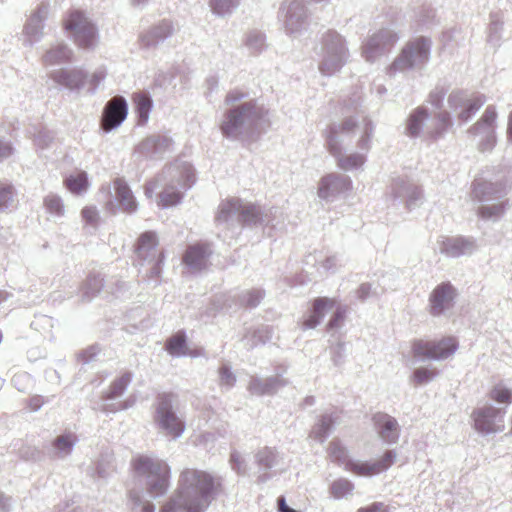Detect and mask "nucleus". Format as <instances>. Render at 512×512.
<instances>
[{"label": "nucleus", "mask_w": 512, "mask_h": 512, "mask_svg": "<svg viewBox=\"0 0 512 512\" xmlns=\"http://www.w3.org/2000/svg\"><path fill=\"white\" fill-rule=\"evenodd\" d=\"M333 137L330 136L329 139H328V145H329V151L334 155V156H338L339 153H340V149L333 144Z\"/></svg>", "instance_id": "c03bdc74"}, {"label": "nucleus", "mask_w": 512, "mask_h": 512, "mask_svg": "<svg viewBox=\"0 0 512 512\" xmlns=\"http://www.w3.org/2000/svg\"><path fill=\"white\" fill-rule=\"evenodd\" d=\"M133 471L148 478V492L153 496L164 494L169 487L170 467L162 460L137 456L132 461Z\"/></svg>", "instance_id": "f03ea898"}, {"label": "nucleus", "mask_w": 512, "mask_h": 512, "mask_svg": "<svg viewBox=\"0 0 512 512\" xmlns=\"http://www.w3.org/2000/svg\"><path fill=\"white\" fill-rule=\"evenodd\" d=\"M329 453L336 460H344L346 458V451L337 442H331L329 445Z\"/></svg>", "instance_id": "4c0bfd02"}, {"label": "nucleus", "mask_w": 512, "mask_h": 512, "mask_svg": "<svg viewBox=\"0 0 512 512\" xmlns=\"http://www.w3.org/2000/svg\"><path fill=\"white\" fill-rule=\"evenodd\" d=\"M497 118V113L494 107H487L480 123L486 124L487 126H492Z\"/></svg>", "instance_id": "ea45409f"}, {"label": "nucleus", "mask_w": 512, "mask_h": 512, "mask_svg": "<svg viewBox=\"0 0 512 512\" xmlns=\"http://www.w3.org/2000/svg\"><path fill=\"white\" fill-rule=\"evenodd\" d=\"M455 295L454 288L449 283L438 285L430 297V310L433 315H439L451 303Z\"/></svg>", "instance_id": "ddd939ff"}, {"label": "nucleus", "mask_w": 512, "mask_h": 512, "mask_svg": "<svg viewBox=\"0 0 512 512\" xmlns=\"http://www.w3.org/2000/svg\"><path fill=\"white\" fill-rule=\"evenodd\" d=\"M337 301L333 298L318 297L312 302V312L303 322V327L311 329L316 327L328 311L336 307Z\"/></svg>", "instance_id": "f8f14e48"}, {"label": "nucleus", "mask_w": 512, "mask_h": 512, "mask_svg": "<svg viewBox=\"0 0 512 512\" xmlns=\"http://www.w3.org/2000/svg\"><path fill=\"white\" fill-rule=\"evenodd\" d=\"M155 422L167 435L177 438L185 428L183 421L172 410L171 395L162 394L157 398Z\"/></svg>", "instance_id": "423d86ee"}, {"label": "nucleus", "mask_w": 512, "mask_h": 512, "mask_svg": "<svg viewBox=\"0 0 512 512\" xmlns=\"http://www.w3.org/2000/svg\"><path fill=\"white\" fill-rule=\"evenodd\" d=\"M492 191V185L488 183H478L473 187L472 194L475 199L483 200L485 196L490 194Z\"/></svg>", "instance_id": "f704fd0d"}, {"label": "nucleus", "mask_w": 512, "mask_h": 512, "mask_svg": "<svg viewBox=\"0 0 512 512\" xmlns=\"http://www.w3.org/2000/svg\"><path fill=\"white\" fill-rule=\"evenodd\" d=\"M151 193H152V190H149V189L147 188V189H146V194L150 196V195H151Z\"/></svg>", "instance_id": "5fc2aeb1"}, {"label": "nucleus", "mask_w": 512, "mask_h": 512, "mask_svg": "<svg viewBox=\"0 0 512 512\" xmlns=\"http://www.w3.org/2000/svg\"><path fill=\"white\" fill-rule=\"evenodd\" d=\"M395 461V453L393 451H386L382 457L374 462H360L348 460L345 463L347 471L357 476L372 477L386 471L393 465Z\"/></svg>", "instance_id": "6e6552de"}, {"label": "nucleus", "mask_w": 512, "mask_h": 512, "mask_svg": "<svg viewBox=\"0 0 512 512\" xmlns=\"http://www.w3.org/2000/svg\"><path fill=\"white\" fill-rule=\"evenodd\" d=\"M222 491L219 477L204 470L186 468L179 475L175 494L160 512H204Z\"/></svg>", "instance_id": "f257e3e1"}, {"label": "nucleus", "mask_w": 512, "mask_h": 512, "mask_svg": "<svg viewBox=\"0 0 512 512\" xmlns=\"http://www.w3.org/2000/svg\"><path fill=\"white\" fill-rule=\"evenodd\" d=\"M71 55L72 52L66 45H58L46 52L43 56V63L45 65H53L66 62L70 60Z\"/></svg>", "instance_id": "f3484780"}, {"label": "nucleus", "mask_w": 512, "mask_h": 512, "mask_svg": "<svg viewBox=\"0 0 512 512\" xmlns=\"http://www.w3.org/2000/svg\"><path fill=\"white\" fill-rule=\"evenodd\" d=\"M487 210H488V208H486V207L481 208L480 213L483 217L499 214L500 212H502L503 207L502 206L496 207V211H487Z\"/></svg>", "instance_id": "37998d69"}, {"label": "nucleus", "mask_w": 512, "mask_h": 512, "mask_svg": "<svg viewBox=\"0 0 512 512\" xmlns=\"http://www.w3.org/2000/svg\"><path fill=\"white\" fill-rule=\"evenodd\" d=\"M436 374H437L436 370L419 368V369L415 370L413 377H414V381L417 384H422V383H425V382L431 380Z\"/></svg>", "instance_id": "7c9ffc66"}, {"label": "nucleus", "mask_w": 512, "mask_h": 512, "mask_svg": "<svg viewBox=\"0 0 512 512\" xmlns=\"http://www.w3.org/2000/svg\"><path fill=\"white\" fill-rule=\"evenodd\" d=\"M484 103V99L481 97H477L471 101L468 105L467 111L461 114V118L463 120H467L470 117V114L476 110H478Z\"/></svg>", "instance_id": "58836bf2"}, {"label": "nucleus", "mask_w": 512, "mask_h": 512, "mask_svg": "<svg viewBox=\"0 0 512 512\" xmlns=\"http://www.w3.org/2000/svg\"><path fill=\"white\" fill-rule=\"evenodd\" d=\"M181 200V194L174 189H166L159 195L158 205L166 208L178 204Z\"/></svg>", "instance_id": "b1692460"}, {"label": "nucleus", "mask_w": 512, "mask_h": 512, "mask_svg": "<svg viewBox=\"0 0 512 512\" xmlns=\"http://www.w3.org/2000/svg\"><path fill=\"white\" fill-rule=\"evenodd\" d=\"M231 215H237L243 223H252L259 219V210L255 205H242L239 200L231 199L220 205L217 219L226 221Z\"/></svg>", "instance_id": "1a4fd4ad"}, {"label": "nucleus", "mask_w": 512, "mask_h": 512, "mask_svg": "<svg viewBox=\"0 0 512 512\" xmlns=\"http://www.w3.org/2000/svg\"><path fill=\"white\" fill-rule=\"evenodd\" d=\"M73 442H74V440L72 439V436L62 435V436L57 437V439L54 442V446L59 451L68 453L73 445Z\"/></svg>", "instance_id": "72a5a7b5"}, {"label": "nucleus", "mask_w": 512, "mask_h": 512, "mask_svg": "<svg viewBox=\"0 0 512 512\" xmlns=\"http://www.w3.org/2000/svg\"><path fill=\"white\" fill-rule=\"evenodd\" d=\"M356 512H389L387 505L383 502H373L369 505L360 507Z\"/></svg>", "instance_id": "e433bc0d"}, {"label": "nucleus", "mask_w": 512, "mask_h": 512, "mask_svg": "<svg viewBox=\"0 0 512 512\" xmlns=\"http://www.w3.org/2000/svg\"><path fill=\"white\" fill-rule=\"evenodd\" d=\"M373 422L379 436L388 443H394L399 437L398 423L395 418L386 413H376Z\"/></svg>", "instance_id": "9b49d317"}, {"label": "nucleus", "mask_w": 512, "mask_h": 512, "mask_svg": "<svg viewBox=\"0 0 512 512\" xmlns=\"http://www.w3.org/2000/svg\"><path fill=\"white\" fill-rule=\"evenodd\" d=\"M12 154V147L9 144L0 141V160L9 157Z\"/></svg>", "instance_id": "79ce46f5"}, {"label": "nucleus", "mask_w": 512, "mask_h": 512, "mask_svg": "<svg viewBox=\"0 0 512 512\" xmlns=\"http://www.w3.org/2000/svg\"><path fill=\"white\" fill-rule=\"evenodd\" d=\"M262 116V113L254 103L247 102L236 109L229 111L221 124L222 133L225 136L233 135L238 128L246 122H254Z\"/></svg>", "instance_id": "0eeeda50"}, {"label": "nucleus", "mask_w": 512, "mask_h": 512, "mask_svg": "<svg viewBox=\"0 0 512 512\" xmlns=\"http://www.w3.org/2000/svg\"><path fill=\"white\" fill-rule=\"evenodd\" d=\"M114 188L116 199L122 210L127 213L134 212L137 209V203L127 183L123 179L118 178L114 181Z\"/></svg>", "instance_id": "2eb2a0df"}, {"label": "nucleus", "mask_w": 512, "mask_h": 512, "mask_svg": "<svg viewBox=\"0 0 512 512\" xmlns=\"http://www.w3.org/2000/svg\"><path fill=\"white\" fill-rule=\"evenodd\" d=\"M334 420L329 415L322 416L314 425L311 431V437L316 440L323 441L333 426Z\"/></svg>", "instance_id": "412c9836"}, {"label": "nucleus", "mask_w": 512, "mask_h": 512, "mask_svg": "<svg viewBox=\"0 0 512 512\" xmlns=\"http://www.w3.org/2000/svg\"><path fill=\"white\" fill-rule=\"evenodd\" d=\"M488 397L500 404H510L512 403V392L510 389L505 387L502 384H497L491 388L488 393Z\"/></svg>", "instance_id": "5701e85b"}, {"label": "nucleus", "mask_w": 512, "mask_h": 512, "mask_svg": "<svg viewBox=\"0 0 512 512\" xmlns=\"http://www.w3.org/2000/svg\"><path fill=\"white\" fill-rule=\"evenodd\" d=\"M242 97H243V94H241V93H236V94L230 93V94H228L226 100H227V102H234V101L241 99Z\"/></svg>", "instance_id": "de8ad7c7"}, {"label": "nucleus", "mask_w": 512, "mask_h": 512, "mask_svg": "<svg viewBox=\"0 0 512 512\" xmlns=\"http://www.w3.org/2000/svg\"><path fill=\"white\" fill-rule=\"evenodd\" d=\"M142 512H154V506L151 503H146L142 508Z\"/></svg>", "instance_id": "3c124183"}, {"label": "nucleus", "mask_w": 512, "mask_h": 512, "mask_svg": "<svg viewBox=\"0 0 512 512\" xmlns=\"http://www.w3.org/2000/svg\"><path fill=\"white\" fill-rule=\"evenodd\" d=\"M121 382H122V387L125 386L129 382V377L128 376L127 377H123L121 379Z\"/></svg>", "instance_id": "603ef678"}, {"label": "nucleus", "mask_w": 512, "mask_h": 512, "mask_svg": "<svg viewBox=\"0 0 512 512\" xmlns=\"http://www.w3.org/2000/svg\"><path fill=\"white\" fill-rule=\"evenodd\" d=\"M157 245V238L153 232L143 233L137 245V253L140 257H146L150 250L154 249Z\"/></svg>", "instance_id": "4be33fe9"}, {"label": "nucleus", "mask_w": 512, "mask_h": 512, "mask_svg": "<svg viewBox=\"0 0 512 512\" xmlns=\"http://www.w3.org/2000/svg\"><path fill=\"white\" fill-rule=\"evenodd\" d=\"M166 350L173 356L185 355L187 353L186 338L183 332H178L166 342Z\"/></svg>", "instance_id": "aec40b11"}, {"label": "nucleus", "mask_w": 512, "mask_h": 512, "mask_svg": "<svg viewBox=\"0 0 512 512\" xmlns=\"http://www.w3.org/2000/svg\"><path fill=\"white\" fill-rule=\"evenodd\" d=\"M364 163V157L359 154H352L338 158V165L344 170L360 167Z\"/></svg>", "instance_id": "a878e982"}, {"label": "nucleus", "mask_w": 512, "mask_h": 512, "mask_svg": "<svg viewBox=\"0 0 512 512\" xmlns=\"http://www.w3.org/2000/svg\"><path fill=\"white\" fill-rule=\"evenodd\" d=\"M288 508H289V506L286 504L285 498L284 497H279L278 498V509H279V511L280 512H285Z\"/></svg>", "instance_id": "a18cd8bd"}, {"label": "nucleus", "mask_w": 512, "mask_h": 512, "mask_svg": "<svg viewBox=\"0 0 512 512\" xmlns=\"http://www.w3.org/2000/svg\"><path fill=\"white\" fill-rule=\"evenodd\" d=\"M427 117V113L423 109H417L415 112L410 116L409 122H408V131L410 135L414 136L419 132L420 125L422 121Z\"/></svg>", "instance_id": "bb28decb"}, {"label": "nucleus", "mask_w": 512, "mask_h": 512, "mask_svg": "<svg viewBox=\"0 0 512 512\" xmlns=\"http://www.w3.org/2000/svg\"><path fill=\"white\" fill-rule=\"evenodd\" d=\"M209 254L208 245L197 243L187 248L183 262L192 268L201 269L205 266Z\"/></svg>", "instance_id": "4468645a"}, {"label": "nucleus", "mask_w": 512, "mask_h": 512, "mask_svg": "<svg viewBox=\"0 0 512 512\" xmlns=\"http://www.w3.org/2000/svg\"><path fill=\"white\" fill-rule=\"evenodd\" d=\"M220 378H221V382L225 385L230 386L234 382V376L231 374V372L226 367H223L220 369Z\"/></svg>", "instance_id": "a19ab883"}, {"label": "nucleus", "mask_w": 512, "mask_h": 512, "mask_svg": "<svg viewBox=\"0 0 512 512\" xmlns=\"http://www.w3.org/2000/svg\"><path fill=\"white\" fill-rule=\"evenodd\" d=\"M14 189L10 184H0V209L5 208L13 200Z\"/></svg>", "instance_id": "cd10ccee"}, {"label": "nucleus", "mask_w": 512, "mask_h": 512, "mask_svg": "<svg viewBox=\"0 0 512 512\" xmlns=\"http://www.w3.org/2000/svg\"><path fill=\"white\" fill-rule=\"evenodd\" d=\"M82 218L87 224L95 225L98 222L99 214L95 207L87 206L81 211Z\"/></svg>", "instance_id": "473e14b6"}, {"label": "nucleus", "mask_w": 512, "mask_h": 512, "mask_svg": "<svg viewBox=\"0 0 512 512\" xmlns=\"http://www.w3.org/2000/svg\"><path fill=\"white\" fill-rule=\"evenodd\" d=\"M415 46V49L417 50L418 54L421 56L426 55L428 51V42L425 39H419L417 40L411 47H409L407 50H404L403 54H411L413 53V48Z\"/></svg>", "instance_id": "c9c22d12"}, {"label": "nucleus", "mask_w": 512, "mask_h": 512, "mask_svg": "<svg viewBox=\"0 0 512 512\" xmlns=\"http://www.w3.org/2000/svg\"><path fill=\"white\" fill-rule=\"evenodd\" d=\"M355 127V123L353 121H346L343 123L341 130L342 131H351Z\"/></svg>", "instance_id": "09e8293b"}, {"label": "nucleus", "mask_w": 512, "mask_h": 512, "mask_svg": "<svg viewBox=\"0 0 512 512\" xmlns=\"http://www.w3.org/2000/svg\"><path fill=\"white\" fill-rule=\"evenodd\" d=\"M394 39L389 37L387 41H384V36L378 34L373 36L363 47V54L367 60L374 58V55L378 51H383L386 44L392 45Z\"/></svg>", "instance_id": "a211bd4d"}, {"label": "nucleus", "mask_w": 512, "mask_h": 512, "mask_svg": "<svg viewBox=\"0 0 512 512\" xmlns=\"http://www.w3.org/2000/svg\"><path fill=\"white\" fill-rule=\"evenodd\" d=\"M457 348V339L453 336H445L439 340H415L411 351L415 358L440 360L453 355Z\"/></svg>", "instance_id": "20e7f679"}, {"label": "nucleus", "mask_w": 512, "mask_h": 512, "mask_svg": "<svg viewBox=\"0 0 512 512\" xmlns=\"http://www.w3.org/2000/svg\"><path fill=\"white\" fill-rule=\"evenodd\" d=\"M506 411L487 405L476 408L471 413L474 429L481 434L501 432L505 428Z\"/></svg>", "instance_id": "39448f33"}, {"label": "nucleus", "mask_w": 512, "mask_h": 512, "mask_svg": "<svg viewBox=\"0 0 512 512\" xmlns=\"http://www.w3.org/2000/svg\"><path fill=\"white\" fill-rule=\"evenodd\" d=\"M285 512H297V511L289 507Z\"/></svg>", "instance_id": "864d4df0"}, {"label": "nucleus", "mask_w": 512, "mask_h": 512, "mask_svg": "<svg viewBox=\"0 0 512 512\" xmlns=\"http://www.w3.org/2000/svg\"><path fill=\"white\" fill-rule=\"evenodd\" d=\"M333 310L334 313L327 324L328 329H334L339 327L345 318V310L343 308L336 305V307Z\"/></svg>", "instance_id": "2f4dec72"}, {"label": "nucleus", "mask_w": 512, "mask_h": 512, "mask_svg": "<svg viewBox=\"0 0 512 512\" xmlns=\"http://www.w3.org/2000/svg\"><path fill=\"white\" fill-rule=\"evenodd\" d=\"M64 185L70 192L80 194L88 188L87 175L83 171L71 174L64 180Z\"/></svg>", "instance_id": "6ab92c4d"}, {"label": "nucleus", "mask_w": 512, "mask_h": 512, "mask_svg": "<svg viewBox=\"0 0 512 512\" xmlns=\"http://www.w3.org/2000/svg\"><path fill=\"white\" fill-rule=\"evenodd\" d=\"M127 116V104L123 97L115 96L106 104L102 120L101 126L105 131H110L111 129L119 126Z\"/></svg>", "instance_id": "9d476101"}, {"label": "nucleus", "mask_w": 512, "mask_h": 512, "mask_svg": "<svg viewBox=\"0 0 512 512\" xmlns=\"http://www.w3.org/2000/svg\"><path fill=\"white\" fill-rule=\"evenodd\" d=\"M263 298V292L257 289H253L247 291L240 298V304L244 308H254L256 307Z\"/></svg>", "instance_id": "393cba45"}, {"label": "nucleus", "mask_w": 512, "mask_h": 512, "mask_svg": "<svg viewBox=\"0 0 512 512\" xmlns=\"http://www.w3.org/2000/svg\"><path fill=\"white\" fill-rule=\"evenodd\" d=\"M337 180L338 177L335 175H327L323 177L318 189L319 196L322 198H326L328 196L329 187L334 186Z\"/></svg>", "instance_id": "c756f323"}, {"label": "nucleus", "mask_w": 512, "mask_h": 512, "mask_svg": "<svg viewBox=\"0 0 512 512\" xmlns=\"http://www.w3.org/2000/svg\"><path fill=\"white\" fill-rule=\"evenodd\" d=\"M45 207L50 213L60 215L63 211L61 199L57 196H47L44 200Z\"/></svg>", "instance_id": "c85d7f7f"}, {"label": "nucleus", "mask_w": 512, "mask_h": 512, "mask_svg": "<svg viewBox=\"0 0 512 512\" xmlns=\"http://www.w3.org/2000/svg\"><path fill=\"white\" fill-rule=\"evenodd\" d=\"M508 137L510 140H512V111L509 115L508 119V129H507Z\"/></svg>", "instance_id": "8fccbe9b"}, {"label": "nucleus", "mask_w": 512, "mask_h": 512, "mask_svg": "<svg viewBox=\"0 0 512 512\" xmlns=\"http://www.w3.org/2000/svg\"><path fill=\"white\" fill-rule=\"evenodd\" d=\"M133 102L139 117V123L145 124L149 118V113L152 107L150 97L143 92H138L133 95Z\"/></svg>", "instance_id": "dca6fc26"}, {"label": "nucleus", "mask_w": 512, "mask_h": 512, "mask_svg": "<svg viewBox=\"0 0 512 512\" xmlns=\"http://www.w3.org/2000/svg\"><path fill=\"white\" fill-rule=\"evenodd\" d=\"M62 26L71 34L79 48L89 49L94 46L97 39L96 28L83 11L69 10L63 17Z\"/></svg>", "instance_id": "7ed1b4c3"}, {"label": "nucleus", "mask_w": 512, "mask_h": 512, "mask_svg": "<svg viewBox=\"0 0 512 512\" xmlns=\"http://www.w3.org/2000/svg\"><path fill=\"white\" fill-rule=\"evenodd\" d=\"M288 508H289V506L286 504L285 498L284 497H279L278 498V509H279V511L280 512H285Z\"/></svg>", "instance_id": "49530a36"}]
</instances>
